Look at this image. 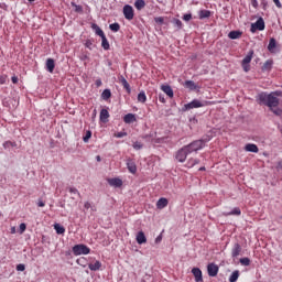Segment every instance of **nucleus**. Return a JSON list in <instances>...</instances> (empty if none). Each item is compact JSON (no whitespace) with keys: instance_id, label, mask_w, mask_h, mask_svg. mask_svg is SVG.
<instances>
[{"instance_id":"1","label":"nucleus","mask_w":282,"mask_h":282,"mask_svg":"<svg viewBox=\"0 0 282 282\" xmlns=\"http://www.w3.org/2000/svg\"><path fill=\"white\" fill-rule=\"evenodd\" d=\"M256 100L258 105H264L265 107H269V109L279 107V97H274L272 93L268 94L265 91H262L258 94Z\"/></svg>"},{"instance_id":"2","label":"nucleus","mask_w":282,"mask_h":282,"mask_svg":"<svg viewBox=\"0 0 282 282\" xmlns=\"http://www.w3.org/2000/svg\"><path fill=\"white\" fill-rule=\"evenodd\" d=\"M209 105H213V101L194 99L184 105L183 111H191V109H199L200 107H209Z\"/></svg>"},{"instance_id":"3","label":"nucleus","mask_w":282,"mask_h":282,"mask_svg":"<svg viewBox=\"0 0 282 282\" xmlns=\"http://www.w3.org/2000/svg\"><path fill=\"white\" fill-rule=\"evenodd\" d=\"M89 252H91V249L87 247V245L79 243L73 247V254L75 257H80V254H89Z\"/></svg>"},{"instance_id":"4","label":"nucleus","mask_w":282,"mask_h":282,"mask_svg":"<svg viewBox=\"0 0 282 282\" xmlns=\"http://www.w3.org/2000/svg\"><path fill=\"white\" fill-rule=\"evenodd\" d=\"M185 149H187L189 153H197V151H202V149H204V145L202 141L198 139L185 145Z\"/></svg>"},{"instance_id":"5","label":"nucleus","mask_w":282,"mask_h":282,"mask_svg":"<svg viewBox=\"0 0 282 282\" xmlns=\"http://www.w3.org/2000/svg\"><path fill=\"white\" fill-rule=\"evenodd\" d=\"M265 30V21L263 18H259L254 23L251 24L250 32L254 34V32H263Z\"/></svg>"},{"instance_id":"6","label":"nucleus","mask_w":282,"mask_h":282,"mask_svg":"<svg viewBox=\"0 0 282 282\" xmlns=\"http://www.w3.org/2000/svg\"><path fill=\"white\" fill-rule=\"evenodd\" d=\"M188 155H191V152H188L187 148L184 145L176 152V160L177 162L184 163L186 162V158H188Z\"/></svg>"},{"instance_id":"7","label":"nucleus","mask_w":282,"mask_h":282,"mask_svg":"<svg viewBox=\"0 0 282 282\" xmlns=\"http://www.w3.org/2000/svg\"><path fill=\"white\" fill-rule=\"evenodd\" d=\"M123 17L124 19H127V21H133V17H135L133 7H131L130 4H126L123 7Z\"/></svg>"},{"instance_id":"8","label":"nucleus","mask_w":282,"mask_h":282,"mask_svg":"<svg viewBox=\"0 0 282 282\" xmlns=\"http://www.w3.org/2000/svg\"><path fill=\"white\" fill-rule=\"evenodd\" d=\"M207 274L208 276H217L219 274V265L214 262L207 264Z\"/></svg>"},{"instance_id":"9","label":"nucleus","mask_w":282,"mask_h":282,"mask_svg":"<svg viewBox=\"0 0 282 282\" xmlns=\"http://www.w3.org/2000/svg\"><path fill=\"white\" fill-rule=\"evenodd\" d=\"M183 85L186 89H189V91H199V89H202V87L193 80H185Z\"/></svg>"},{"instance_id":"10","label":"nucleus","mask_w":282,"mask_h":282,"mask_svg":"<svg viewBox=\"0 0 282 282\" xmlns=\"http://www.w3.org/2000/svg\"><path fill=\"white\" fill-rule=\"evenodd\" d=\"M127 169L132 175H135L138 173V165H135V161L133 159L127 160Z\"/></svg>"},{"instance_id":"11","label":"nucleus","mask_w":282,"mask_h":282,"mask_svg":"<svg viewBox=\"0 0 282 282\" xmlns=\"http://www.w3.org/2000/svg\"><path fill=\"white\" fill-rule=\"evenodd\" d=\"M192 274L196 282H204V275L202 274V269L195 267L192 269Z\"/></svg>"},{"instance_id":"12","label":"nucleus","mask_w":282,"mask_h":282,"mask_svg":"<svg viewBox=\"0 0 282 282\" xmlns=\"http://www.w3.org/2000/svg\"><path fill=\"white\" fill-rule=\"evenodd\" d=\"M45 67L46 72H48L50 74H54V69L56 67V62L54 61V58H47Z\"/></svg>"},{"instance_id":"13","label":"nucleus","mask_w":282,"mask_h":282,"mask_svg":"<svg viewBox=\"0 0 282 282\" xmlns=\"http://www.w3.org/2000/svg\"><path fill=\"white\" fill-rule=\"evenodd\" d=\"M276 39L271 37L267 48L271 54H276Z\"/></svg>"},{"instance_id":"14","label":"nucleus","mask_w":282,"mask_h":282,"mask_svg":"<svg viewBox=\"0 0 282 282\" xmlns=\"http://www.w3.org/2000/svg\"><path fill=\"white\" fill-rule=\"evenodd\" d=\"M241 254V245L239 242H236L231 249V257L232 259H237Z\"/></svg>"},{"instance_id":"15","label":"nucleus","mask_w":282,"mask_h":282,"mask_svg":"<svg viewBox=\"0 0 282 282\" xmlns=\"http://www.w3.org/2000/svg\"><path fill=\"white\" fill-rule=\"evenodd\" d=\"M274 65V61L273 59H267L264 62V64L261 67V72L265 73V72H272V66Z\"/></svg>"},{"instance_id":"16","label":"nucleus","mask_w":282,"mask_h":282,"mask_svg":"<svg viewBox=\"0 0 282 282\" xmlns=\"http://www.w3.org/2000/svg\"><path fill=\"white\" fill-rule=\"evenodd\" d=\"M169 206V199L161 197L158 202H156V208H159V210H162L163 208H166Z\"/></svg>"},{"instance_id":"17","label":"nucleus","mask_w":282,"mask_h":282,"mask_svg":"<svg viewBox=\"0 0 282 282\" xmlns=\"http://www.w3.org/2000/svg\"><path fill=\"white\" fill-rule=\"evenodd\" d=\"M245 151L248 153H257L259 151V147H257L254 143H247L245 145Z\"/></svg>"},{"instance_id":"18","label":"nucleus","mask_w":282,"mask_h":282,"mask_svg":"<svg viewBox=\"0 0 282 282\" xmlns=\"http://www.w3.org/2000/svg\"><path fill=\"white\" fill-rule=\"evenodd\" d=\"M99 119L101 122H109V110L102 108L100 110Z\"/></svg>"},{"instance_id":"19","label":"nucleus","mask_w":282,"mask_h":282,"mask_svg":"<svg viewBox=\"0 0 282 282\" xmlns=\"http://www.w3.org/2000/svg\"><path fill=\"white\" fill-rule=\"evenodd\" d=\"M88 268L91 272H98V270H100V268H102V262L97 260L94 263H89Z\"/></svg>"},{"instance_id":"20","label":"nucleus","mask_w":282,"mask_h":282,"mask_svg":"<svg viewBox=\"0 0 282 282\" xmlns=\"http://www.w3.org/2000/svg\"><path fill=\"white\" fill-rule=\"evenodd\" d=\"M210 14H213L210 10L202 9L198 11V18L200 21H203V19H210Z\"/></svg>"},{"instance_id":"21","label":"nucleus","mask_w":282,"mask_h":282,"mask_svg":"<svg viewBox=\"0 0 282 282\" xmlns=\"http://www.w3.org/2000/svg\"><path fill=\"white\" fill-rule=\"evenodd\" d=\"M161 89L169 96V98H173L175 94L173 93V88L170 85H162Z\"/></svg>"},{"instance_id":"22","label":"nucleus","mask_w":282,"mask_h":282,"mask_svg":"<svg viewBox=\"0 0 282 282\" xmlns=\"http://www.w3.org/2000/svg\"><path fill=\"white\" fill-rule=\"evenodd\" d=\"M137 243H139V246H142V243H147V236L144 235V231H139L137 234Z\"/></svg>"},{"instance_id":"23","label":"nucleus","mask_w":282,"mask_h":282,"mask_svg":"<svg viewBox=\"0 0 282 282\" xmlns=\"http://www.w3.org/2000/svg\"><path fill=\"white\" fill-rule=\"evenodd\" d=\"M108 184L110 186H115V188H120V186H122V180H120V178H109Z\"/></svg>"},{"instance_id":"24","label":"nucleus","mask_w":282,"mask_h":282,"mask_svg":"<svg viewBox=\"0 0 282 282\" xmlns=\"http://www.w3.org/2000/svg\"><path fill=\"white\" fill-rule=\"evenodd\" d=\"M135 115L134 113H128L123 117V122H126V124H133V122H135Z\"/></svg>"},{"instance_id":"25","label":"nucleus","mask_w":282,"mask_h":282,"mask_svg":"<svg viewBox=\"0 0 282 282\" xmlns=\"http://www.w3.org/2000/svg\"><path fill=\"white\" fill-rule=\"evenodd\" d=\"M91 30H94L95 34H97V36H105V31H102V29H100V26L96 23H91Z\"/></svg>"},{"instance_id":"26","label":"nucleus","mask_w":282,"mask_h":282,"mask_svg":"<svg viewBox=\"0 0 282 282\" xmlns=\"http://www.w3.org/2000/svg\"><path fill=\"white\" fill-rule=\"evenodd\" d=\"M120 83L126 89L127 94H131V86L129 85V82H127V78H124V76L120 77Z\"/></svg>"},{"instance_id":"27","label":"nucleus","mask_w":282,"mask_h":282,"mask_svg":"<svg viewBox=\"0 0 282 282\" xmlns=\"http://www.w3.org/2000/svg\"><path fill=\"white\" fill-rule=\"evenodd\" d=\"M101 47L106 52L111 48V46L109 45V40H107V35H101Z\"/></svg>"},{"instance_id":"28","label":"nucleus","mask_w":282,"mask_h":282,"mask_svg":"<svg viewBox=\"0 0 282 282\" xmlns=\"http://www.w3.org/2000/svg\"><path fill=\"white\" fill-rule=\"evenodd\" d=\"M241 34H243L241 31H230L228 33V37L231 39V41H235L237 39H241Z\"/></svg>"},{"instance_id":"29","label":"nucleus","mask_w":282,"mask_h":282,"mask_svg":"<svg viewBox=\"0 0 282 282\" xmlns=\"http://www.w3.org/2000/svg\"><path fill=\"white\" fill-rule=\"evenodd\" d=\"M252 56H254V51H249V53L246 55L241 63H243L245 65H250V63L252 62Z\"/></svg>"},{"instance_id":"30","label":"nucleus","mask_w":282,"mask_h":282,"mask_svg":"<svg viewBox=\"0 0 282 282\" xmlns=\"http://www.w3.org/2000/svg\"><path fill=\"white\" fill-rule=\"evenodd\" d=\"M134 8L139 11L144 10V8H147V2L144 0H135Z\"/></svg>"},{"instance_id":"31","label":"nucleus","mask_w":282,"mask_h":282,"mask_svg":"<svg viewBox=\"0 0 282 282\" xmlns=\"http://www.w3.org/2000/svg\"><path fill=\"white\" fill-rule=\"evenodd\" d=\"M239 275H240V272L239 270H235L230 276H229V282H237L239 281Z\"/></svg>"},{"instance_id":"32","label":"nucleus","mask_w":282,"mask_h":282,"mask_svg":"<svg viewBox=\"0 0 282 282\" xmlns=\"http://www.w3.org/2000/svg\"><path fill=\"white\" fill-rule=\"evenodd\" d=\"M54 230L57 235H65V227L61 226V224H55Z\"/></svg>"},{"instance_id":"33","label":"nucleus","mask_w":282,"mask_h":282,"mask_svg":"<svg viewBox=\"0 0 282 282\" xmlns=\"http://www.w3.org/2000/svg\"><path fill=\"white\" fill-rule=\"evenodd\" d=\"M198 140L203 143V147H206L207 142H210V140H213V135L205 134Z\"/></svg>"},{"instance_id":"34","label":"nucleus","mask_w":282,"mask_h":282,"mask_svg":"<svg viewBox=\"0 0 282 282\" xmlns=\"http://www.w3.org/2000/svg\"><path fill=\"white\" fill-rule=\"evenodd\" d=\"M101 98H102V100H109V98H111V89L106 88V89L101 93Z\"/></svg>"},{"instance_id":"35","label":"nucleus","mask_w":282,"mask_h":282,"mask_svg":"<svg viewBox=\"0 0 282 282\" xmlns=\"http://www.w3.org/2000/svg\"><path fill=\"white\" fill-rule=\"evenodd\" d=\"M109 30H111V32H120V23L115 22V23L110 24Z\"/></svg>"},{"instance_id":"36","label":"nucleus","mask_w":282,"mask_h":282,"mask_svg":"<svg viewBox=\"0 0 282 282\" xmlns=\"http://www.w3.org/2000/svg\"><path fill=\"white\" fill-rule=\"evenodd\" d=\"M138 101L139 102H147V94L144 93V90H142L138 94Z\"/></svg>"},{"instance_id":"37","label":"nucleus","mask_w":282,"mask_h":282,"mask_svg":"<svg viewBox=\"0 0 282 282\" xmlns=\"http://www.w3.org/2000/svg\"><path fill=\"white\" fill-rule=\"evenodd\" d=\"M199 162H200L199 159H189L187 161V165H188L189 169H193V166L199 164Z\"/></svg>"},{"instance_id":"38","label":"nucleus","mask_w":282,"mask_h":282,"mask_svg":"<svg viewBox=\"0 0 282 282\" xmlns=\"http://www.w3.org/2000/svg\"><path fill=\"white\" fill-rule=\"evenodd\" d=\"M134 151H140L141 149H144V144H142V142L140 141H135L133 144H132Z\"/></svg>"},{"instance_id":"39","label":"nucleus","mask_w":282,"mask_h":282,"mask_svg":"<svg viewBox=\"0 0 282 282\" xmlns=\"http://www.w3.org/2000/svg\"><path fill=\"white\" fill-rule=\"evenodd\" d=\"M14 147H17V142L6 141V142L3 143V149H12V148H14Z\"/></svg>"},{"instance_id":"40","label":"nucleus","mask_w":282,"mask_h":282,"mask_svg":"<svg viewBox=\"0 0 282 282\" xmlns=\"http://www.w3.org/2000/svg\"><path fill=\"white\" fill-rule=\"evenodd\" d=\"M70 6L75 8V12L83 13V6L76 4V2H72Z\"/></svg>"},{"instance_id":"41","label":"nucleus","mask_w":282,"mask_h":282,"mask_svg":"<svg viewBox=\"0 0 282 282\" xmlns=\"http://www.w3.org/2000/svg\"><path fill=\"white\" fill-rule=\"evenodd\" d=\"M89 140H91V130L86 131V134L83 137L85 143L89 142Z\"/></svg>"},{"instance_id":"42","label":"nucleus","mask_w":282,"mask_h":282,"mask_svg":"<svg viewBox=\"0 0 282 282\" xmlns=\"http://www.w3.org/2000/svg\"><path fill=\"white\" fill-rule=\"evenodd\" d=\"M227 215H241V209L239 207H235L231 212H229Z\"/></svg>"},{"instance_id":"43","label":"nucleus","mask_w":282,"mask_h":282,"mask_svg":"<svg viewBox=\"0 0 282 282\" xmlns=\"http://www.w3.org/2000/svg\"><path fill=\"white\" fill-rule=\"evenodd\" d=\"M173 23H174V25H175L178 30H182L183 24H182V21H181L180 19H174V20H173Z\"/></svg>"},{"instance_id":"44","label":"nucleus","mask_w":282,"mask_h":282,"mask_svg":"<svg viewBox=\"0 0 282 282\" xmlns=\"http://www.w3.org/2000/svg\"><path fill=\"white\" fill-rule=\"evenodd\" d=\"M93 46H94V41L93 40H86L85 47H87V50H93Z\"/></svg>"},{"instance_id":"45","label":"nucleus","mask_w":282,"mask_h":282,"mask_svg":"<svg viewBox=\"0 0 282 282\" xmlns=\"http://www.w3.org/2000/svg\"><path fill=\"white\" fill-rule=\"evenodd\" d=\"M240 263L241 265H250V258H241Z\"/></svg>"},{"instance_id":"46","label":"nucleus","mask_w":282,"mask_h":282,"mask_svg":"<svg viewBox=\"0 0 282 282\" xmlns=\"http://www.w3.org/2000/svg\"><path fill=\"white\" fill-rule=\"evenodd\" d=\"M128 133L126 131L115 133V138H127Z\"/></svg>"},{"instance_id":"47","label":"nucleus","mask_w":282,"mask_h":282,"mask_svg":"<svg viewBox=\"0 0 282 282\" xmlns=\"http://www.w3.org/2000/svg\"><path fill=\"white\" fill-rule=\"evenodd\" d=\"M191 19H193V14L192 13H185L183 15V21H186V23H188V21H191Z\"/></svg>"},{"instance_id":"48","label":"nucleus","mask_w":282,"mask_h":282,"mask_svg":"<svg viewBox=\"0 0 282 282\" xmlns=\"http://www.w3.org/2000/svg\"><path fill=\"white\" fill-rule=\"evenodd\" d=\"M15 270L18 272H25V264H23V263L18 264Z\"/></svg>"},{"instance_id":"49","label":"nucleus","mask_w":282,"mask_h":282,"mask_svg":"<svg viewBox=\"0 0 282 282\" xmlns=\"http://www.w3.org/2000/svg\"><path fill=\"white\" fill-rule=\"evenodd\" d=\"M26 228H28V225H25V223L20 224V229H19L20 235H23V232H25Z\"/></svg>"},{"instance_id":"50","label":"nucleus","mask_w":282,"mask_h":282,"mask_svg":"<svg viewBox=\"0 0 282 282\" xmlns=\"http://www.w3.org/2000/svg\"><path fill=\"white\" fill-rule=\"evenodd\" d=\"M270 110L272 111V113H274V116H281L282 115V110L280 108H278V109L270 108Z\"/></svg>"},{"instance_id":"51","label":"nucleus","mask_w":282,"mask_h":282,"mask_svg":"<svg viewBox=\"0 0 282 282\" xmlns=\"http://www.w3.org/2000/svg\"><path fill=\"white\" fill-rule=\"evenodd\" d=\"M154 21L159 25H163L164 24V18H162V17L154 18Z\"/></svg>"},{"instance_id":"52","label":"nucleus","mask_w":282,"mask_h":282,"mask_svg":"<svg viewBox=\"0 0 282 282\" xmlns=\"http://www.w3.org/2000/svg\"><path fill=\"white\" fill-rule=\"evenodd\" d=\"M68 192L72 193L73 195H80V193H78V189L76 187H69Z\"/></svg>"},{"instance_id":"53","label":"nucleus","mask_w":282,"mask_h":282,"mask_svg":"<svg viewBox=\"0 0 282 282\" xmlns=\"http://www.w3.org/2000/svg\"><path fill=\"white\" fill-rule=\"evenodd\" d=\"M275 98H281L282 97V90H275L271 93Z\"/></svg>"},{"instance_id":"54","label":"nucleus","mask_w":282,"mask_h":282,"mask_svg":"<svg viewBox=\"0 0 282 282\" xmlns=\"http://www.w3.org/2000/svg\"><path fill=\"white\" fill-rule=\"evenodd\" d=\"M241 66H242V69L243 72H250V64H245V63H241Z\"/></svg>"},{"instance_id":"55","label":"nucleus","mask_w":282,"mask_h":282,"mask_svg":"<svg viewBox=\"0 0 282 282\" xmlns=\"http://www.w3.org/2000/svg\"><path fill=\"white\" fill-rule=\"evenodd\" d=\"M6 80H8V76L0 75V85H6Z\"/></svg>"},{"instance_id":"56","label":"nucleus","mask_w":282,"mask_h":282,"mask_svg":"<svg viewBox=\"0 0 282 282\" xmlns=\"http://www.w3.org/2000/svg\"><path fill=\"white\" fill-rule=\"evenodd\" d=\"M159 101L163 104L166 102V98H164V94L162 93L159 94Z\"/></svg>"},{"instance_id":"57","label":"nucleus","mask_w":282,"mask_h":282,"mask_svg":"<svg viewBox=\"0 0 282 282\" xmlns=\"http://www.w3.org/2000/svg\"><path fill=\"white\" fill-rule=\"evenodd\" d=\"M37 206L40 207V208H43V207H45V202H43L41 198H39L37 199Z\"/></svg>"},{"instance_id":"58","label":"nucleus","mask_w":282,"mask_h":282,"mask_svg":"<svg viewBox=\"0 0 282 282\" xmlns=\"http://www.w3.org/2000/svg\"><path fill=\"white\" fill-rule=\"evenodd\" d=\"M261 6L263 10H268V0H261Z\"/></svg>"},{"instance_id":"59","label":"nucleus","mask_w":282,"mask_h":282,"mask_svg":"<svg viewBox=\"0 0 282 282\" xmlns=\"http://www.w3.org/2000/svg\"><path fill=\"white\" fill-rule=\"evenodd\" d=\"M95 85L96 87H102V79H96Z\"/></svg>"},{"instance_id":"60","label":"nucleus","mask_w":282,"mask_h":282,"mask_svg":"<svg viewBox=\"0 0 282 282\" xmlns=\"http://www.w3.org/2000/svg\"><path fill=\"white\" fill-rule=\"evenodd\" d=\"M84 262H85V258L77 259L78 265H84L85 267Z\"/></svg>"},{"instance_id":"61","label":"nucleus","mask_w":282,"mask_h":282,"mask_svg":"<svg viewBox=\"0 0 282 282\" xmlns=\"http://www.w3.org/2000/svg\"><path fill=\"white\" fill-rule=\"evenodd\" d=\"M252 8H259V2L257 0H251Z\"/></svg>"},{"instance_id":"62","label":"nucleus","mask_w":282,"mask_h":282,"mask_svg":"<svg viewBox=\"0 0 282 282\" xmlns=\"http://www.w3.org/2000/svg\"><path fill=\"white\" fill-rule=\"evenodd\" d=\"M162 242V234L159 235L156 238H155V243H161Z\"/></svg>"},{"instance_id":"63","label":"nucleus","mask_w":282,"mask_h":282,"mask_svg":"<svg viewBox=\"0 0 282 282\" xmlns=\"http://www.w3.org/2000/svg\"><path fill=\"white\" fill-rule=\"evenodd\" d=\"M276 171H282V161H279L276 164Z\"/></svg>"},{"instance_id":"64","label":"nucleus","mask_w":282,"mask_h":282,"mask_svg":"<svg viewBox=\"0 0 282 282\" xmlns=\"http://www.w3.org/2000/svg\"><path fill=\"white\" fill-rule=\"evenodd\" d=\"M273 3H275L276 8H282L280 0H273Z\"/></svg>"}]
</instances>
